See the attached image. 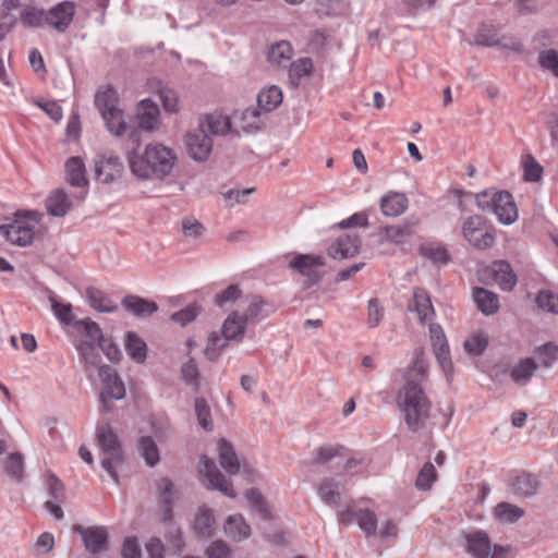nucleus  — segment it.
Wrapping results in <instances>:
<instances>
[{
	"instance_id": "33",
	"label": "nucleus",
	"mask_w": 558,
	"mask_h": 558,
	"mask_svg": "<svg viewBox=\"0 0 558 558\" xmlns=\"http://www.w3.org/2000/svg\"><path fill=\"white\" fill-rule=\"evenodd\" d=\"M89 305L98 312L111 313L117 311L118 305L101 290L97 288L86 289Z\"/></svg>"
},
{
	"instance_id": "57",
	"label": "nucleus",
	"mask_w": 558,
	"mask_h": 558,
	"mask_svg": "<svg viewBox=\"0 0 558 558\" xmlns=\"http://www.w3.org/2000/svg\"><path fill=\"white\" fill-rule=\"evenodd\" d=\"M399 527L398 523L391 519H386L377 524V535L376 537L381 541H390L396 539L398 537Z\"/></svg>"
},
{
	"instance_id": "10",
	"label": "nucleus",
	"mask_w": 558,
	"mask_h": 558,
	"mask_svg": "<svg viewBox=\"0 0 558 558\" xmlns=\"http://www.w3.org/2000/svg\"><path fill=\"white\" fill-rule=\"evenodd\" d=\"M429 339L435 357L447 379L450 380L453 375V365L449 344L440 325L429 324Z\"/></svg>"
},
{
	"instance_id": "63",
	"label": "nucleus",
	"mask_w": 558,
	"mask_h": 558,
	"mask_svg": "<svg viewBox=\"0 0 558 558\" xmlns=\"http://www.w3.org/2000/svg\"><path fill=\"white\" fill-rule=\"evenodd\" d=\"M475 44L482 46H494L498 44V36L494 28L488 26L481 27L475 35Z\"/></svg>"
},
{
	"instance_id": "51",
	"label": "nucleus",
	"mask_w": 558,
	"mask_h": 558,
	"mask_svg": "<svg viewBox=\"0 0 558 558\" xmlns=\"http://www.w3.org/2000/svg\"><path fill=\"white\" fill-rule=\"evenodd\" d=\"M158 94H159V98H160L166 111H168L170 113H175L179 111V109H180L179 97H178V94L173 89H171L167 86H163L159 89Z\"/></svg>"
},
{
	"instance_id": "59",
	"label": "nucleus",
	"mask_w": 558,
	"mask_h": 558,
	"mask_svg": "<svg viewBox=\"0 0 558 558\" xmlns=\"http://www.w3.org/2000/svg\"><path fill=\"white\" fill-rule=\"evenodd\" d=\"M523 166L525 181L536 182L541 179L543 173V167L536 161V159L533 156H526Z\"/></svg>"
},
{
	"instance_id": "42",
	"label": "nucleus",
	"mask_w": 558,
	"mask_h": 558,
	"mask_svg": "<svg viewBox=\"0 0 558 558\" xmlns=\"http://www.w3.org/2000/svg\"><path fill=\"white\" fill-rule=\"evenodd\" d=\"M534 356L537 360V366L548 368L558 357V348L550 342L545 343L535 349Z\"/></svg>"
},
{
	"instance_id": "52",
	"label": "nucleus",
	"mask_w": 558,
	"mask_h": 558,
	"mask_svg": "<svg viewBox=\"0 0 558 558\" xmlns=\"http://www.w3.org/2000/svg\"><path fill=\"white\" fill-rule=\"evenodd\" d=\"M5 471L14 480L20 481L24 473V461L21 453H11L5 461Z\"/></svg>"
},
{
	"instance_id": "35",
	"label": "nucleus",
	"mask_w": 558,
	"mask_h": 558,
	"mask_svg": "<svg viewBox=\"0 0 558 558\" xmlns=\"http://www.w3.org/2000/svg\"><path fill=\"white\" fill-rule=\"evenodd\" d=\"M46 207L50 215L62 217L71 208V203L62 190H57L48 196Z\"/></svg>"
},
{
	"instance_id": "62",
	"label": "nucleus",
	"mask_w": 558,
	"mask_h": 558,
	"mask_svg": "<svg viewBox=\"0 0 558 558\" xmlns=\"http://www.w3.org/2000/svg\"><path fill=\"white\" fill-rule=\"evenodd\" d=\"M203 225L193 217H186L182 220V231L186 238L196 239L204 232Z\"/></svg>"
},
{
	"instance_id": "11",
	"label": "nucleus",
	"mask_w": 558,
	"mask_h": 558,
	"mask_svg": "<svg viewBox=\"0 0 558 558\" xmlns=\"http://www.w3.org/2000/svg\"><path fill=\"white\" fill-rule=\"evenodd\" d=\"M199 474L203 476L207 488L217 489L230 498L236 496L232 483L220 473L214 460L203 456L199 460Z\"/></svg>"
},
{
	"instance_id": "23",
	"label": "nucleus",
	"mask_w": 558,
	"mask_h": 558,
	"mask_svg": "<svg viewBox=\"0 0 558 558\" xmlns=\"http://www.w3.org/2000/svg\"><path fill=\"white\" fill-rule=\"evenodd\" d=\"M410 310L417 314L422 324L429 323L435 316V310L427 292L421 288H415L413 292V303Z\"/></svg>"
},
{
	"instance_id": "13",
	"label": "nucleus",
	"mask_w": 558,
	"mask_h": 558,
	"mask_svg": "<svg viewBox=\"0 0 558 558\" xmlns=\"http://www.w3.org/2000/svg\"><path fill=\"white\" fill-rule=\"evenodd\" d=\"M124 167L120 158L111 153L100 155L95 160V173L97 180L110 183L121 178Z\"/></svg>"
},
{
	"instance_id": "61",
	"label": "nucleus",
	"mask_w": 558,
	"mask_h": 558,
	"mask_svg": "<svg viewBox=\"0 0 558 558\" xmlns=\"http://www.w3.org/2000/svg\"><path fill=\"white\" fill-rule=\"evenodd\" d=\"M537 305L547 312L558 313V295L550 291H541L536 299Z\"/></svg>"
},
{
	"instance_id": "1",
	"label": "nucleus",
	"mask_w": 558,
	"mask_h": 558,
	"mask_svg": "<svg viewBox=\"0 0 558 558\" xmlns=\"http://www.w3.org/2000/svg\"><path fill=\"white\" fill-rule=\"evenodd\" d=\"M126 160L135 177L143 180L163 179L171 174L177 163V155L160 143H150L142 151L136 141V147L126 151Z\"/></svg>"
},
{
	"instance_id": "49",
	"label": "nucleus",
	"mask_w": 558,
	"mask_h": 558,
	"mask_svg": "<svg viewBox=\"0 0 558 558\" xmlns=\"http://www.w3.org/2000/svg\"><path fill=\"white\" fill-rule=\"evenodd\" d=\"M229 339H226L225 336L220 337L217 333H211L208 338L206 348H205V355L210 361H216L221 351L227 347V341Z\"/></svg>"
},
{
	"instance_id": "36",
	"label": "nucleus",
	"mask_w": 558,
	"mask_h": 558,
	"mask_svg": "<svg viewBox=\"0 0 558 558\" xmlns=\"http://www.w3.org/2000/svg\"><path fill=\"white\" fill-rule=\"evenodd\" d=\"M537 363L532 357L521 360L511 371L510 376L518 385H525L532 378Z\"/></svg>"
},
{
	"instance_id": "29",
	"label": "nucleus",
	"mask_w": 558,
	"mask_h": 558,
	"mask_svg": "<svg viewBox=\"0 0 558 558\" xmlns=\"http://www.w3.org/2000/svg\"><path fill=\"white\" fill-rule=\"evenodd\" d=\"M122 305L129 312L136 316H149L157 312L158 305L153 301H147L136 295L125 296L122 301Z\"/></svg>"
},
{
	"instance_id": "9",
	"label": "nucleus",
	"mask_w": 558,
	"mask_h": 558,
	"mask_svg": "<svg viewBox=\"0 0 558 558\" xmlns=\"http://www.w3.org/2000/svg\"><path fill=\"white\" fill-rule=\"evenodd\" d=\"M98 375L104 384V388L100 392V401L104 410L110 411L111 407L109 402L111 400H121L124 398V384L122 383L116 371L108 365L100 366Z\"/></svg>"
},
{
	"instance_id": "47",
	"label": "nucleus",
	"mask_w": 558,
	"mask_h": 558,
	"mask_svg": "<svg viewBox=\"0 0 558 558\" xmlns=\"http://www.w3.org/2000/svg\"><path fill=\"white\" fill-rule=\"evenodd\" d=\"M427 368L428 363L424 357V353L421 349H417L415 351L414 361L412 365L409 367L407 381L413 380L414 383H416V378H420L422 380L427 372Z\"/></svg>"
},
{
	"instance_id": "6",
	"label": "nucleus",
	"mask_w": 558,
	"mask_h": 558,
	"mask_svg": "<svg viewBox=\"0 0 558 558\" xmlns=\"http://www.w3.org/2000/svg\"><path fill=\"white\" fill-rule=\"evenodd\" d=\"M465 550L473 558H512L513 548L510 545L492 544L488 534L475 531L465 535Z\"/></svg>"
},
{
	"instance_id": "60",
	"label": "nucleus",
	"mask_w": 558,
	"mask_h": 558,
	"mask_svg": "<svg viewBox=\"0 0 558 558\" xmlns=\"http://www.w3.org/2000/svg\"><path fill=\"white\" fill-rule=\"evenodd\" d=\"M538 60L543 69L550 71L558 77V52L556 50L548 49L542 51Z\"/></svg>"
},
{
	"instance_id": "40",
	"label": "nucleus",
	"mask_w": 558,
	"mask_h": 558,
	"mask_svg": "<svg viewBox=\"0 0 558 558\" xmlns=\"http://www.w3.org/2000/svg\"><path fill=\"white\" fill-rule=\"evenodd\" d=\"M495 515L500 522L512 523L524 515V510L509 502H501L495 508Z\"/></svg>"
},
{
	"instance_id": "15",
	"label": "nucleus",
	"mask_w": 558,
	"mask_h": 558,
	"mask_svg": "<svg viewBox=\"0 0 558 558\" xmlns=\"http://www.w3.org/2000/svg\"><path fill=\"white\" fill-rule=\"evenodd\" d=\"M0 233L10 243L20 246H26L33 242L35 230L29 221L15 220L8 226H0Z\"/></svg>"
},
{
	"instance_id": "16",
	"label": "nucleus",
	"mask_w": 558,
	"mask_h": 558,
	"mask_svg": "<svg viewBox=\"0 0 558 558\" xmlns=\"http://www.w3.org/2000/svg\"><path fill=\"white\" fill-rule=\"evenodd\" d=\"M185 145L189 155L197 160H206L213 149V140L205 131H201L199 128L193 132H190L185 136Z\"/></svg>"
},
{
	"instance_id": "56",
	"label": "nucleus",
	"mask_w": 558,
	"mask_h": 558,
	"mask_svg": "<svg viewBox=\"0 0 558 558\" xmlns=\"http://www.w3.org/2000/svg\"><path fill=\"white\" fill-rule=\"evenodd\" d=\"M385 314L384 307L377 299H371L367 304V326L369 328L377 327Z\"/></svg>"
},
{
	"instance_id": "39",
	"label": "nucleus",
	"mask_w": 558,
	"mask_h": 558,
	"mask_svg": "<svg viewBox=\"0 0 558 558\" xmlns=\"http://www.w3.org/2000/svg\"><path fill=\"white\" fill-rule=\"evenodd\" d=\"M355 520L366 536L377 535V517L372 510H356Z\"/></svg>"
},
{
	"instance_id": "30",
	"label": "nucleus",
	"mask_w": 558,
	"mask_h": 558,
	"mask_svg": "<svg viewBox=\"0 0 558 558\" xmlns=\"http://www.w3.org/2000/svg\"><path fill=\"white\" fill-rule=\"evenodd\" d=\"M225 532L233 541H242L251 535V527L241 514H233L228 517Z\"/></svg>"
},
{
	"instance_id": "41",
	"label": "nucleus",
	"mask_w": 558,
	"mask_h": 558,
	"mask_svg": "<svg viewBox=\"0 0 558 558\" xmlns=\"http://www.w3.org/2000/svg\"><path fill=\"white\" fill-rule=\"evenodd\" d=\"M539 482L537 477L531 474H522L517 477L514 483V490L523 497H531L537 493Z\"/></svg>"
},
{
	"instance_id": "55",
	"label": "nucleus",
	"mask_w": 558,
	"mask_h": 558,
	"mask_svg": "<svg viewBox=\"0 0 558 558\" xmlns=\"http://www.w3.org/2000/svg\"><path fill=\"white\" fill-rule=\"evenodd\" d=\"M486 345L487 337L482 332H476L464 341L465 351L473 355L482 354Z\"/></svg>"
},
{
	"instance_id": "27",
	"label": "nucleus",
	"mask_w": 558,
	"mask_h": 558,
	"mask_svg": "<svg viewBox=\"0 0 558 558\" xmlns=\"http://www.w3.org/2000/svg\"><path fill=\"white\" fill-rule=\"evenodd\" d=\"M317 492L323 502L335 508L340 502L342 486L332 478H326L319 484Z\"/></svg>"
},
{
	"instance_id": "32",
	"label": "nucleus",
	"mask_w": 558,
	"mask_h": 558,
	"mask_svg": "<svg viewBox=\"0 0 558 558\" xmlns=\"http://www.w3.org/2000/svg\"><path fill=\"white\" fill-rule=\"evenodd\" d=\"M66 180L71 185L85 186L87 179L85 175V165L80 157H71L65 163Z\"/></svg>"
},
{
	"instance_id": "37",
	"label": "nucleus",
	"mask_w": 558,
	"mask_h": 558,
	"mask_svg": "<svg viewBox=\"0 0 558 558\" xmlns=\"http://www.w3.org/2000/svg\"><path fill=\"white\" fill-rule=\"evenodd\" d=\"M102 119L106 123L107 130L116 135V136H122L128 131V124L124 118L123 111L119 108L111 112L104 113Z\"/></svg>"
},
{
	"instance_id": "26",
	"label": "nucleus",
	"mask_w": 558,
	"mask_h": 558,
	"mask_svg": "<svg viewBox=\"0 0 558 558\" xmlns=\"http://www.w3.org/2000/svg\"><path fill=\"white\" fill-rule=\"evenodd\" d=\"M247 317L238 313L230 314L223 323L222 336L230 340H241L245 332Z\"/></svg>"
},
{
	"instance_id": "53",
	"label": "nucleus",
	"mask_w": 558,
	"mask_h": 558,
	"mask_svg": "<svg viewBox=\"0 0 558 558\" xmlns=\"http://www.w3.org/2000/svg\"><path fill=\"white\" fill-rule=\"evenodd\" d=\"M195 412L198 420L199 425L205 430H211L213 428V421L210 416V409L203 398H197L195 400Z\"/></svg>"
},
{
	"instance_id": "12",
	"label": "nucleus",
	"mask_w": 558,
	"mask_h": 558,
	"mask_svg": "<svg viewBox=\"0 0 558 558\" xmlns=\"http://www.w3.org/2000/svg\"><path fill=\"white\" fill-rule=\"evenodd\" d=\"M198 126L201 131H205L209 136H223L228 133H234L233 117L230 118L220 111L202 114L198 119Z\"/></svg>"
},
{
	"instance_id": "28",
	"label": "nucleus",
	"mask_w": 558,
	"mask_h": 558,
	"mask_svg": "<svg viewBox=\"0 0 558 558\" xmlns=\"http://www.w3.org/2000/svg\"><path fill=\"white\" fill-rule=\"evenodd\" d=\"M95 105L101 116L119 109V96L117 90L110 85L101 87L95 96Z\"/></svg>"
},
{
	"instance_id": "14",
	"label": "nucleus",
	"mask_w": 558,
	"mask_h": 558,
	"mask_svg": "<svg viewBox=\"0 0 558 558\" xmlns=\"http://www.w3.org/2000/svg\"><path fill=\"white\" fill-rule=\"evenodd\" d=\"M73 531L82 537L83 544L90 554H98L107 549L108 531L105 526L74 525Z\"/></svg>"
},
{
	"instance_id": "21",
	"label": "nucleus",
	"mask_w": 558,
	"mask_h": 558,
	"mask_svg": "<svg viewBox=\"0 0 558 558\" xmlns=\"http://www.w3.org/2000/svg\"><path fill=\"white\" fill-rule=\"evenodd\" d=\"M379 205L383 215L386 217H398L407 210L409 199L403 193L389 191L381 196Z\"/></svg>"
},
{
	"instance_id": "58",
	"label": "nucleus",
	"mask_w": 558,
	"mask_h": 558,
	"mask_svg": "<svg viewBox=\"0 0 558 558\" xmlns=\"http://www.w3.org/2000/svg\"><path fill=\"white\" fill-rule=\"evenodd\" d=\"M158 488L160 490V498L163 501L166 509H165V517L167 520L171 519V501H172V490H173V484L168 478H162L158 483Z\"/></svg>"
},
{
	"instance_id": "19",
	"label": "nucleus",
	"mask_w": 558,
	"mask_h": 558,
	"mask_svg": "<svg viewBox=\"0 0 558 558\" xmlns=\"http://www.w3.org/2000/svg\"><path fill=\"white\" fill-rule=\"evenodd\" d=\"M74 13V3L71 1H63L51 8L46 13V24L59 32H64L71 24Z\"/></svg>"
},
{
	"instance_id": "3",
	"label": "nucleus",
	"mask_w": 558,
	"mask_h": 558,
	"mask_svg": "<svg viewBox=\"0 0 558 558\" xmlns=\"http://www.w3.org/2000/svg\"><path fill=\"white\" fill-rule=\"evenodd\" d=\"M474 199L478 209L495 214L502 225H512L518 219L517 205L506 191L485 190L474 194Z\"/></svg>"
},
{
	"instance_id": "46",
	"label": "nucleus",
	"mask_w": 558,
	"mask_h": 558,
	"mask_svg": "<svg viewBox=\"0 0 558 558\" xmlns=\"http://www.w3.org/2000/svg\"><path fill=\"white\" fill-rule=\"evenodd\" d=\"M21 22L27 27H39L46 23V13L33 5H26L21 12Z\"/></svg>"
},
{
	"instance_id": "4",
	"label": "nucleus",
	"mask_w": 558,
	"mask_h": 558,
	"mask_svg": "<svg viewBox=\"0 0 558 558\" xmlns=\"http://www.w3.org/2000/svg\"><path fill=\"white\" fill-rule=\"evenodd\" d=\"M98 444L102 450L101 465L118 483L117 468L123 462V454L117 435L109 425L99 426L96 432Z\"/></svg>"
},
{
	"instance_id": "5",
	"label": "nucleus",
	"mask_w": 558,
	"mask_h": 558,
	"mask_svg": "<svg viewBox=\"0 0 558 558\" xmlns=\"http://www.w3.org/2000/svg\"><path fill=\"white\" fill-rule=\"evenodd\" d=\"M463 239L476 250H487L495 243L494 228L480 215L466 217L461 225Z\"/></svg>"
},
{
	"instance_id": "2",
	"label": "nucleus",
	"mask_w": 558,
	"mask_h": 558,
	"mask_svg": "<svg viewBox=\"0 0 558 558\" xmlns=\"http://www.w3.org/2000/svg\"><path fill=\"white\" fill-rule=\"evenodd\" d=\"M398 409L402 412L408 428L416 432L424 427L430 414V401L418 385L408 380L397 397Z\"/></svg>"
},
{
	"instance_id": "24",
	"label": "nucleus",
	"mask_w": 558,
	"mask_h": 558,
	"mask_svg": "<svg viewBox=\"0 0 558 558\" xmlns=\"http://www.w3.org/2000/svg\"><path fill=\"white\" fill-rule=\"evenodd\" d=\"M488 270L492 272L494 281L498 283L502 290L510 291L517 284V277L507 262H495Z\"/></svg>"
},
{
	"instance_id": "31",
	"label": "nucleus",
	"mask_w": 558,
	"mask_h": 558,
	"mask_svg": "<svg viewBox=\"0 0 558 558\" xmlns=\"http://www.w3.org/2000/svg\"><path fill=\"white\" fill-rule=\"evenodd\" d=\"M473 298L477 308L486 315L495 314L499 308L498 296L484 288H475Z\"/></svg>"
},
{
	"instance_id": "45",
	"label": "nucleus",
	"mask_w": 558,
	"mask_h": 558,
	"mask_svg": "<svg viewBox=\"0 0 558 558\" xmlns=\"http://www.w3.org/2000/svg\"><path fill=\"white\" fill-rule=\"evenodd\" d=\"M138 450L146 463L154 466L159 461V451L151 437L145 436L138 440Z\"/></svg>"
},
{
	"instance_id": "50",
	"label": "nucleus",
	"mask_w": 558,
	"mask_h": 558,
	"mask_svg": "<svg viewBox=\"0 0 558 558\" xmlns=\"http://www.w3.org/2000/svg\"><path fill=\"white\" fill-rule=\"evenodd\" d=\"M245 497L250 504V507L253 511L257 512L263 519H267L269 515V510L267 502L264 497L255 489H250L246 492Z\"/></svg>"
},
{
	"instance_id": "8",
	"label": "nucleus",
	"mask_w": 558,
	"mask_h": 558,
	"mask_svg": "<svg viewBox=\"0 0 558 558\" xmlns=\"http://www.w3.org/2000/svg\"><path fill=\"white\" fill-rule=\"evenodd\" d=\"M326 259L322 255L296 254L289 259V267L304 278L306 286H313L325 275Z\"/></svg>"
},
{
	"instance_id": "54",
	"label": "nucleus",
	"mask_w": 558,
	"mask_h": 558,
	"mask_svg": "<svg viewBox=\"0 0 558 558\" xmlns=\"http://www.w3.org/2000/svg\"><path fill=\"white\" fill-rule=\"evenodd\" d=\"M242 295V291L238 284H230L223 291L215 295L214 302L217 306L222 307L226 304L233 303Z\"/></svg>"
},
{
	"instance_id": "43",
	"label": "nucleus",
	"mask_w": 558,
	"mask_h": 558,
	"mask_svg": "<svg viewBox=\"0 0 558 558\" xmlns=\"http://www.w3.org/2000/svg\"><path fill=\"white\" fill-rule=\"evenodd\" d=\"M215 518L209 509H201L195 518L194 529L201 536H210L214 531Z\"/></svg>"
},
{
	"instance_id": "25",
	"label": "nucleus",
	"mask_w": 558,
	"mask_h": 558,
	"mask_svg": "<svg viewBox=\"0 0 558 558\" xmlns=\"http://www.w3.org/2000/svg\"><path fill=\"white\" fill-rule=\"evenodd\" d=\"M219 462L229 474H236L241 469V463L232 445L226 439H220L218 444Z\"/></svg>"
},
{
	"instance_id": "64",
	"label": "nucleus",
	"mask_w": 558,
	"mask_h": 558,
	"mask_svg": "<svg viewBox=\"0 0 558 558\" xmlns=\"http://www.w3.org/2000/svg\"><path fill=\"white\" fill-rule=\"evenodd\" d=\"M198 314V306L195 304L189 305L187 307L172 314L171 319L182 326L191 323L196 318Z\"/></svg>"
},
{
	"instance_id": "17",
	"label": "nucleus",
	"mask_w": 558,
	"mask_h": 558,
	"mask_svg": "<svg viewBox=\"0 0 558 558\" xmlns=\"http://www.w3.org/2000/svg\"><path fill=\"white\" fill-rule=\"evenodd\" d=\"M361 244V239L356 233H347L339 236L328 247V255L333 259L350 258L360 252Z\"/></svg>"
},
{
	"instance_id": "7",
	"label": "nucleus",
	"mask_w": 558,
	"mask_h": 558,
	"mask_svg": "<svg viewBox=\"0 0 558 558\" xmlns=\"http://www.w3.org/2000/svg\"><path fill=\"white\" fill-rule=\"evenodd\" d=\"M77 330L81 332V339L76 350L86 364L96 366L99 359L97 347L105 338L100 327L95 322L87 319L77 324Z\"/></svg>"
},
{
	"instance_id": "22",
	"label": "nucleus",
	"mask_w": 558,
	"mask_h": 558,
	"mask_svg": "<svg viewBox=\"0 0 558 558\" xmlns=\"http://www.w3.org/2000/svg\"><path fill=\"white\" fill-rule=\"evenodd\" d=\"M260 114L256 109L235 110L233 112L234 133H250L260 128Z\"/></svg>"
},
{
	"instance_id": "44",
	"label": "nucleus",
	"mask_w": 558,
	"mask_h": 558,
	"mask_svg": "<svg viewBox=\"0 0 558 558\" xmlns=\"http://www.w3.org/2000/svg\"><path fill=\"white\" fill-rule=\"evenodd\" d=\"M258 107L268 112L279 106V88L271 85L268 88L262 89L257 97Z\"/></svg>"
},
{
	"instance_id": "18",
	"label": "nucleus",
	"mask_w": 558,
	"mask_h": 558,
	"mask_svg": "<svg viewBox=\"0 0 558 558\" xmlns=\"http://www.w3.org/2000/svg\"><path fill=\"white\" fill-rule=\"evenodd\" d=\"M418 225V218L411 216L407 218L401 225L381 228L380 236L385 241L401 244L414 234Z\"/></svg>"
},
{
	"instance_id": "34",
	"label": "nucleus",
	"mask_w": 558,
	"mask_h": 558,
	"mask_svg": "<svg viewBox=\"0 0 558 558\" xmlns=\"http://www.w3.org/2000/svg\"><path fill=\"white\" fill-rule=\"evenodd\" d=\"M125 350L131 359L137 363H143L146 360V343L133 331H129L125 335Z\"/></svg>"
},
{
	"instance_id": "38",
	"label": "nucleus",
	"mask_w": 558,
	"mask_h": 558,
	"mask_svg": "<svg viewBox=\"0 0 558 558\" xmlns=\"http://www.w3.org/2000/svg\"><path fill=\"white\" fill-rule=\"evenodd\" d=\"M313 71L312 60L308 58H302L293 62L289 69V83L296 87L302 78L308 77Z\"/></svg>"
},
{
	"instance_id": "48",
	"label": "nucleus",
	"mask_w": 558,
	"mask_h": 558,
	"mask_svg": "<svg viewBox=\"0 0 558 558\" xmlns=\"http://www.w3.org/2000/svg\"><path fill=\"white\" fill-rule=\"evenodd\" d=\"M437 478L435 466L427 462L425 463L418 472L416 478V488L420 490H429L432 485L435 483Z\"/></svg>"
},
{
	"instance_id": "20",
	"label": "nucleus",
	"mask_w": 558,
	"mask_h": 558,
	"mask_svg": "<svg viewBox=\"0 0 558 558\" xmlns=\"http://www.w3.org/2000/svg\"><path fill=\"white\" fill-rule=\"evenodd\" d=\"M138 126L147 132L157 130L160 125V111L158 106L150 99H143L136 109Z\"/></svg>"
}]
</instances>
